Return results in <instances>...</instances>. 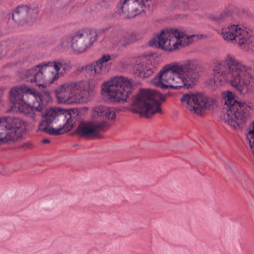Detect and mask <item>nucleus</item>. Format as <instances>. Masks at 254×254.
<instances>
[{
    "label": "nucleus",
    "instance_id": "obj_1",
    "mask_svg": "<svg viewBox=\"0 0 254 254\" xmlns=\"http://www.w3.org/2000/svg\"><path fill=\"white\" fill-rule=\"evenodd\" d=\"M134 87L133 81L123 76L113 77L102 85V94L108 97L114 103L128 102L132 106L131 111L147 118L156 113H162L161 103L166 96L152 89H142L130 100L129 95Z\"/></svg>",
    "mask_w": 254,
    "mask_h": 254
},
{
    "label": "nucleus",
    "instance_id": "obj_2",
    "mask_svg": "<svg viewBox=\"0 0 254 254\" xmlns=\"http://www.w3.org/2000/svg\"><path fill=\"white\" fill-rule=\"evenodd\" d=\"M213 80L210 82L218 85L230 82L241 94H254V78L252 69L243 64L235 56L227 54L224 60L215 65Z\"/></svg>",
    "mask_w": 254,
    "mask_h": 254
},
{
    "label": "nucleus",
    "instance_id": "obj_3",
    "mask_svg": "<svg viewBox=\"0 0 254 254\" xmlns=\"http://www.w3.org/2000/svg\"><path fill=\"white\" fill-rule=\"evenodd\" d=\"M200 66L195 60H186L173 65L167 64L153 79L152 83L163 90L190 89L200 76Z\"/></svg>",
    "mask_w": 254,
    "mask_h": 254
},
{
    "label": "nucleus",
    "instance_id": "obj_4",
    "mask_svg": "<svg viewBox=\"0 0 254 254\" xmlns=\"http://www.w3.org/2000/svg\"><path fill=\"white\" fill-rule=\"evenodd\" d=\"M41 93H37L33 88L25 84L13 87L9 92V99L13 110L35 119L37 113L41 112L49 103L51 96L47 88L43 87Z\"/></svg>",
    "mask_w": 254,
    "mask_h": 254
},
{
    "label": "nucleus",
    "instance_id": "obj_5",
    "mask_svg": "<svg viewBox=\"0 0 254 254\" xmlns=\"http://www.w3.org/2000/svg\"><path fill=\"white\" fill-rule=\"evenodd\" d=\"M38 114L43 117L39 125V130L49 135H59L72 128L77 121L78 110L50 108L47 109L44 114Z\"/></svg>",
    "mask_w": 254,
    "mask_h": 254
},
{
    "label": "nucleus",
    "instance_id": "obj_6",
    "mask_svg": "<svg viewBox=\"0 0 254 254\" xmlns=\"http://www.w3.org/2000/svg\"><path fill=\"white\" fill-rule=\"evenodd\" d=\"M222 97L224 109L227 111L224 115V122L234 128L240 127L250 119V110L253 109V106L238 102L229 91H224Z\"/></svg>",
    "mask_w": 254,
    "mask_h": 254
},
{
    "label": "nucleus",
    "instance_id": "obj_7",
    "mask_svg": "<svg viewBox=\"0 0 254 254\" xmlns=\"http://www.w3.org/2000/svg\"><path fill=\"white\" fill-rule=\"evenodd\" d=\"M56 97L62 103L73 104L86 101L94 94V89L87 82L61 85L55 90Z\"/></svg>",
    "mask_w": 254,
    "mask_h": 254
},
{
    "label": "nucleus",
    "instance_id": "obj_8",
    "mask_svg": "<svg viewBox=\"0 0 254 254\" xmlns=\"http://www.w3.org/2000/svg\"><path fill=\"white\" fill-rule=\"evenodd\" d=\"M190 37L186 35L184 33L180 32L175 28H167L152 38L148 44L151 47H155L162 49L165 51L171 52L179 48V46L182 45L181 38L189 39Z\"/></svg>",
    "mask_w": 254,
    "mask_h": 254
},
{
    "label": "nucleus",
    "instance_id": "obj_9",
    "mask_svg": "<svg viewBox=\"0 0 254 254\" xmlns=\"http://www.w3.org/2000/svg\"><path fill=\"white\" fill-rule=\"evenodd\" d=\"M26 127L25 123L15 117L0 118V142L18 141Z\"/></svg>",
    "mask_w": 254,
    "mask_h": 254
},
{
    "label": "nucleus",
    "instance_id": "obj_10",
    "mask_svg": "<svg viewBox=\"0 0 254 254\" xmlns=\"http://www.w3.org/2000/svg\"><path fill=\"white\" fill-rule=\"evenodd\" d=\"M221 35L226 41L254 48V36H252L249 29H242L238 24H231L222 28Z\"/></svg>",
    "mask_w": 254,
    "mask_h": 254
},
{
    "label": "nucleus",
    "instance_id": "obj_11",
    "mask_svg": "<svg viewBox=\"0 0 254 254\" xmlns=\"http://www.w3.org/2000/svg\"><path fill=\"white\" fill-rule=\"evenodd\" d=\"M181 101L191 113L200 115L203 110L210 109L215 100L203 93H198L185 94Z\"/></svg>",
    "mask_w": 254,
    "mask_h": 254
},
{
    "label": "nucleus",
    "instance_id": "obj_12",
    "mask_svg": "<svg viewBox=\"0 0 254 254\" xmlns=\"http://www.w3.org/2000/svg\"><path fill=\"white\" fill-rule=\"evenodd\" d=\"M98 32L95 29H82L72 36L71 48L78 53H82L97 40Z\"/></svg>",
    "mask_w": 254,
    "mask_h": 254
},
{
    "label": "nucleus",
    "instance_id": "obj_13",
    "mask_svg": "<svg viewBox=\"0 0 254 254\" xmlns=\"http://www.w3.org/2000/svg\"><path fill=\"white\" fill-rule=\"evenodd\" d=\"M145 3L144 0H124L118 4V10L116 12H109L105 15L107 19H110L115 16L116 13L124 15V17L130 18L144 11Z\"/></svg>",
    "mask_w": 254,
    "mask_h": 254
},
{
    "label": "nucleus",
    "instance_id": "obj_14",
    "mask_svg": "<svg viewBox=\"0 0 254 254\" xmlns=\"http://www.w3.org/2000/svg\"><path fill=\"white\" fill-rule=\"evenodd\" d=\"M47 71L48 68L46 62H42L25 71L22 78L26 82L36 83L40 87H45V83H49L51 80V77L47 78Z\"/></svg>",
    "mask_w": 254,
    "mask_h": 254
},
{
    "label": "nucleus",
    "instance_id": "obj_15",
    "mask_svg": "<svg viewBox=\"0 0 254 254\" xmlns=\"http://www.w3.org/2000/svg\"><path fill=\"white\" fill-rule=\"evenodd\" d=\"M108 126L107 121H103L101 123H81L76 129L77 133L86 138L100 137L99 131L104 130Z\"/></svg>",
    "mask_w": 254,
    "mask_h": 254
},
{
    "label": "nucleus",
    "instance_id": "obj_16",
    "mask_svg": "<svg viewBox=\"0 0 254 254\" xmlns=\"http://www.w3.org/2000/svg\"><path fill=\"white\" fill-rule=\"evenodd\" d=\"M48 72L52 74L49 83H53L57 80L60 76H62L65 72L71 68L70 62L68 60L60 59L53 62H46Z\"/></svg>",
    "mask_w": 254,
    "mask_h": 254
},
{
    "label": "nucleus",
    "instance_id": "obj_17",
    "mask_svg": "<svg viewBox=\"0 0 254 254\" xmlns=\"http://www.w3.org/2000/svg\"><path fill=\"white\" fill-rule=\"evenodd\" d=\"M111 60V56L109 54L104 55L98 60L87 64L85 66V69L87 72L90 74H102L108 71L107 66L108 62Z\"/></svg>",
    "mask_w": 254,
    "mask_h": 254
},
{
    "label": "nucleus",
    "instance_id": "obj_18",
    "mask_svg": "<svg viewBox=\"0 0 254 254\" xmlns=\"http://www.w3.org/2000/svg\"><path fill=\"white\" fill-rule=\"evenodd\" d=\"M37 9L32 8L27 5L18 6L12 14V19L16 23L23 24L27 22L29 17L34 16L38 14Z\"/></svg>",
    "mask_w": 254,
    "mask_h": 254
},
{
    "label": "nucleus",
    "instance_id": "obj_19",
    "mask_svg": "<svg viewBox=\"0 0 254 254\" xmlns=\"http://www.w3.org/2000/svg\"><path fill=\"white\" fill-rule=\"evenodd\" d=\"M235 8L234 6H229L220 13L210 15L209 18L211 21L219 24L232 20L235 18Z\"/></svg>",
    "mask_w": 254,
    "mask_h": 254
},
{
    "label": "nucleus",
    "instance_id": "obj_20",
    "mask_svg": "<svg viewBox=\"0 0 254 254\" xmlns=\"http://www.w3.org/2000/svg\"><path fill=\"white\" fill-rule=\"evenodd\" d=\"M92 116L94 119L101 117L103 119L113 120L116 118V113L114 109L107 106H96L92 108Z\"/></svg>",
    "mask_w": 254,
    "mask_h": 254
},
{
    "label": "nucleus",
    "instance_id": "obj_21",
    "mask_svg": "<svg viewBox=\"0 0 254 254\" xmlns=\"http://www.w3.org/2000/svg\"><path fill=\"white\" fill-rule=\"evenodd\" d=\"M155 66L150 60L143 61L140 64H137L135 67V74L141 78H148L154 72Z\"/></svg>",
    "mask_w": 254,
    "mask_h": 254
},
{
    "label": "nucleus",
    "instance_id": "obj_22",
    "mask_svg": "<svg viewBox=\"0 0 254 254\" xmlns=\"http://www.w3.org/2000/svg\"><path fill=\"white\" fill-rule=\"evenodd\" d=\"M110 38L114 44L123 45L126 39L125 32L121 29H114L111 33Z\"/></svg>",
    "mask_w": 254,
    "mask_h": 254
},
{
    "label": "nucleus",
    "instance_id": "obj_23",
    "mask_svg": "<svg viewBox=\"0 0 254 254\" xmlns=\"http://www.w3.org/2000/svg\"><path fill=\"white\" fill-rule=\"evenodd\" d=\"M126 39L124 41V43L123 44V46H125L127 44L133 43L136 41L135 34L134 33H125Z\"/></svg>",
    "mask_w": 254,
    "mask_h": 254
},
{
    "label": "nucleus",
    "instance_id": "obj_24",
    "mask_svg": "<svg viewBox=\"0 0 254 254\" xmlns=\"http://www.w3.org/2000/svg\"><path fill=\"white\" fill-rule=\"evenodd\" d=\"M72 37H69L67 36L64 37L61 40V46L63 48H66L71 44Z\"/></svg>",
    "mask_w": 254,
    "mask_h": 254
},
{
    "label": "nucleus",
    "instance_id": "obj_25",
    "mask_svg": "<svg viewBox=\"0 0 254 254\" xmlns=\"http://www.w3.org/2000/svg\"><path fill=\"white\" fill-rule=\"evenodd\" d=\"M247 138L248 140L254 138V121L253 122L252 125L250 126V130L247 134Z\"/></svg>",
    "mask_w": 254,
    "mask_h": 254
},
{
    "label": "nucleus",
    "instance_id": "obj_26",
    "mask_svg": "<svg viewBox=\"0 0 254 254\" xmlns=\"http://www.w3.org/2000/svg\"><path fill=\"white\" fill-rule=\"evenodd\" d=\"M175 7L182 9H185L186 8V4L182 1H180Z\"/></svg>",
    "mask_w": 254,
    "mask_h": 254
},
{
    "label": "nucleus",
    "instance_id": "obj_27",
    "mask_svg": "<svg viewBox=\"0 0 254 254\" xmlns=\"http://www.w3.org/2000/svg\"><path fill=\"white\" fill-rule=\"evenodd\" d=\"M32 145L30 142H27V143L23 144L21 146V147L23 148L24 149H28V148H30L32 147Z\"/></svg>",
    "mask_w": 254,
    "mask_h": 254
},
{
    "label": "nucleus",
    "instance_id": "obj_28",
    "mask_svg": "<svg viewBox=\"0 0 254 254\" xmlns=\"http://www.w3.org/2000/svg\"><path fill=\"white\" fill-rule=\"evenodd\" d=\"M42 142L44 143H49L50 142V140L48 139H44L42 141Z\"/></svg>",
    "mask_w": 254,
    "mask_h": 254
},
{
    "label": "nucleus",
    "instance_id": "obj_29",
    "mask_svg": "<svg viewBox=\"0 0 254 254\" xmlns=\"http://www.w3.org/2000/svg\"><path fill=\"white\" fill-rule=\"evenodd\" d=\"M105 3V1H103L101 3V5L103 6V4Z\"/></svg>",
    "mask_w": 254,
    "mask_h": 254
},
{
    "label": "nucleus",
    "instance_id": "obj_30",
    "mask_svg": "<svg viewBox=\"0 0 254 254\" xmlns=\"http://www.w3.org/2000/svg\"><path fill=\"white\" fill-rule=\"evenodd\" d=\"M148 1V0H145V1L147 2Z\"/></svg>",
    "mask_w": 254,
    "mask_h": 254
}]
</instances>
